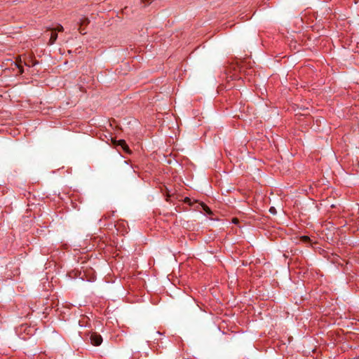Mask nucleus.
Masks as SVG:
<instances>
[{"instance_id": "obj_7", "label": "nucleus", "mask_w": 359, "mask_h": 359, "mask_svg": "<svg viewBox=\"0 0 359 359\" xmlns=\"http://www.w3.org/2000/svg\"><path fill=\"white\" fill-rule=\"evenodd\" d=\"M302 239H303L304 241H307V240L309 239V238H308L307 236H303V237H302Z\"/></svg>"}, {"instance_id": "obj_4", "label": "nucleus", "mask_w": 359, "mask_h": 359, "mask_svg": "<svg viewBox=\"0 0 359 359\" xmlns=\"http://www.w3.org/2000/svg\"><path fill=\"white\" fill-rule=\"evenodd\" d=\"M53 30L55 32H62L64 30V28L61 25H57L53 29Z\"/></svg>"}, {"instance_id": "obj_1", "label": "nucleus", "mask_w": 359, "mask_h": 359, "mask_svg": "<svg viewBox=\"0 0 359 359\" xmlns=\"http://www.w3.org/2000/svg\"><path fill=\"white\" fill-rule=\"evenodd\" d=\"M90 340L93 345L100 346L102 342V337L97 333H92L90 336Z\"/></svg>"}, {"instance_id": "obj_3", "label": "nucleus", "mask_w": 359, "mask_h": 359, "mask_svg": "<svg viewBox=\"0 0 359 359\" xmlns=\"http://www.w3.org/2000/svg\"><path fill=\"white\" fill-rule=\"evenodd\" d=\"M57 32H55L53 30H52V32L50 33L49 44L50 45L53 44L55 42V41L57 40Z\"/></svg>"}, {"instance_id": "obj_5", "label": "nucleus", "mask_w": 359, "mask_h": 359, "mask_svg": "<svg viewBox=\"0 0 359 359\" xmlns=\"http://www.w3.org/2000/svg\"><path fill=\"white\" fill-rule=\"evenodd\" d=\"M80 23H81V25H83V24H85V23H88V18H83V20H81H81H80Z\"/></svg>"}, {"instance_id": "obj_9", "label": "nucleus", "mask_w": 359, "mask_h": 359, "mask_svg": "<svg viewBox=\"0 0 359 359\" xmlns=\"http://www.w3.org/2000/svg\"><path fill=\"white\" fill-rule=\"evenodd\" d=\"M156 334L160 335L161 332H156Z\"/></svg>"}, {"instance_id": "obj_2", "label": "nucleus", "mask_w": 359, "mask_h": 359, "mask_svg": "<svg viewBox=\"0 0 359 359\" xmlns=\"http://www.w3.org/2000/svg\"><path fill=\"white\" fill-rule=\"evenodd\" d=\"M118 146H120L125 151L129 152V148L125 140H119L116 142Z\"/></svg>"}, {"instance_id": "obj_8", "label": "nucleus", "mask_w": 359, "mask_h": 359, "mask_svg": "<svg viewBox=\"0 0 359 359\" xmlns=\"http://www.w3.org/2000/svg\"><path fill=\"white\" fill-rule=\"evenodd\" d=\"M233 222L234 223H236V222H237V219H233Z\"/></svg>"}, {"instance_id": "obj_6", "label": "nucleus", "mask_w": 359, "mask_h": 359, "mask_svg": "<svg viewBox=\"0 0 359 359\" xmlns=\"http://www.w3.org/2000/svg\"><path fill=\"white\" fill-rule=\"evenodd\" d=\"M269 212L272 214H276V210L275 209V208L273 207H271L270 209H269Z\"/></svg>"}]
</instances>
